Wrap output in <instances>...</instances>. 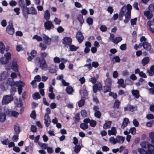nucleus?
Instances as JSON below:
<instances>
[{"instance_id":"nucleus-1","label":"nucleus","mask_w":154,"mask_h":154,"mask_svg":"<svg viewBox=\"0 0 154 154\" xmlns=\"http://www.w3.org/2000/svg\"><path fill=\"white\" fill-rule=\"evenodd\" d=\"M132 9L131 5L130 4H128L126 7L125 5L123 6L120 11L119 14V18H122L125 14V18L124 20V22L125 23H127L130 20Z\"/></svg>"},{"instance_id":"nucleus-2","label":"nucleus","mask_w":154,"mask_h":154,"mask_svg":"<svg viewBox=\"0 0 154 154\" xmlns=\"http://www.w3.org/2000/svg\"><path fill=\"white\" fill-rule=\"evenodd\" d=\"M140 145L142 148H148L147 154H154V146L149 144L148 141L141 142Z\"/></svg>"},{"instance_id":"nucleus-3","label":"nucleus","mask_w":154,"mask_h":154,"mask_svg":"<svg viewBox=\"0 0 154 154\" xmlns=\"http://www.w3.org/2000/svg\"><path fill=\"white\" fill-rule=\"evenodd\" d=\"M23 10L24 11L23 13V15L26 19L28 17V14H31L32 15H36L37 14L36 9L33 7L25 8Z\"/></svg>"},{"instance_id":"nucleus-4","label":"nucleus","mask_w":154,"mask_h":154,"mask_svg":"<svg viewBox=\"0 0 154 154\" xmlns=\"http://www.w3.org/2000/svg\"><path fill=\"white\" fill-rule=\"evenodd\" d=\"M5 57H1L0 58V62L3 64H5L9 62V60L11 59V54L10 53L5 54Z\"/></svg>"},{"instance_id":"nucleus-5","label":"nucleus","mask_w":154,"mask_h":154,"mask_svg":"<svg viewBox=\"0 0 154 154\" xmlns=\"http://www.w3.org/2000/svg\"><path fill=\"white\" fill-rule=\"evenodd\" d=\"M13 100V97L11 95H6L3 98L2 103L3 104H7L11 102Z\"/></svg>"},{"instance_id":"nucleus-6","label":"nucleus","mask_w":154,"mask_h":154,"mask_svg":"<svg viewBox=\"0 0 154 154\" xmlns=\"http://www.w3.org/2000/svg\"><path fill=\"white\" fill-rule=\"evenodd\" d=\"M40 67L43 70L46 71L48 68L45 59H40L39 60Z\"/></svg>"},{"instance_id":"nucleus-7","label":"nucleus","mask_w":154,"mask_h":154,"mask_svg":"<svg viewBox=\"0 0 154 154\" xmlns=\"http://www.w3.org/2000/svg\"><path fill=\"white\" fill-rule=\"evenodd\" d=\"M24 85V83L21 81H17L16 82V86L18 87V90L19 94L20 95L21 94L23 89L22 87H23Z\"/></svg>"},{"instance_id":"nucleus-8","label":"nucleus","mask_w":154,"mask_h":154,"mask_svg":"<svg viewBox=\"0 0 154 154\" xmlns=\"http://www.w3.org/2000/svg\"><path fill=\"white\" fill-rule=\"evenodd\" d=\"M6 32L10 35H13L14 32V29L12 23L10 24L6 27Z\"/></svg>"},{"instance_id":"nucleus-9","label":"nucleus","mask_w":154,"mask_h":154,"mask_svg":"<svg viewBox=\"0 0 154 154\" xmlns=\"http://www.w3.org/2000/svg\"><path fill=\"white\" fill-rule=\"evenodd\" d=\"M44 123L46 127H48L51 122L50 118L48 114H45L44 116Z\"/></svg>"},{"instance_id":"nucleus-10","label":"nucleus","mask_w":154,"mask_h":154,"mask_svg":"<svg viewBox=\"0 0 154 154\" xmlns=\"http://www.w3.org/2000/svg\"><path fill=\"white\" fill-rule=\"evenodd\" d=\"M76 38L79 43H81L83 40L84 37L82 33L80 31H78L76 33Z\"/></svg>"},{"instance_id":"nucleus-11","label":"nucleus","mask_w":154,"mask_h":154,"mask_svg":"<svg viewBox=\"0 0 154 154\" xmlns=\"http://www.w3.org/2000/svg\"><path fill=\"white\" fill-rule=\"evenodd\" d=\"M44 26L45 28L48 30H50L51 29H53L54 27V25L52 23L49 21L48 20L44 23Z\"/></svg>"},{"instance_id":"nucleus-12","label":"nucleus","mask_w":154,"mask_h":154,"mask_svg":"<svg viewBox=\"0 0 154 154\" xmlns=\"http://www.w3.org/2000/svg\"><path fill=\"white\" fill-rule=\"evenodd\" d=\"M79 93L81 95L82 98H86L87 97L88 95V92L84 87L81 89Z\"/></svg>"},{"instance_id":"nucleus-13","label":"nucleus","mask_w":154,"mask_h":154,"mask_svg":"<svg viewBox=\"0 0 154 154\" xmlns=\"http://www.w3.org/2000/svg\"><path fill=\"white\" fill-rule=\"evenodd\" d=\"M6 113L10 116H13L15 118H17L19 113L15 111L8 110L6 112Z\"/></svg>"},{"instance_id":"nucleus-14","label":"nucleus","mask_w":154,"mask_h":154,"mask_svg":"<svg viewBox=\"0 0 154 154\" xmlns=\"http://www.w3.org/2000/svg\"><path fill=\"white\" fill-rule=\"evenodd\" d=\"M43 38L45 44L48 45H51V39L49 38L47 35H43Z\"/></svg>"},{"instance_id":"nucleus-15","label":"nucleus","mask_w":154,"mask_h":154,"mask_svg":"<svg viewBox=\"0 0 154 154\" xmlns=\"http://www.w3.org/2000/svg\"><path fill=\"white\" fill-rule=\"evenodd\" d=\"M102 85L100 83L96 84L93 86V90L94 92L96 93L97 90L100 91L102 89Z\"/></svg>"},{"instance_id":"nucleus-16","label":"nucleus","mask_w":154,"mask_h":154,"mask_svg":"<svg viewBox=\"0 0 154 154\" xmlns=\"http://www.w3.org/2000/svg\"><path fill=\"white\" fill-rule=\"evenodd\" d=\"M142 45L143 48L146 50L149 51L151 49L150 44L146 42H143Z\"/></svg>"},{"instance_id":"nucleus-17","label":"nucleus","mask_w":154,"mask_h":154,"mask_svg":"<svg viewBox=\"0 0 154 154\" xmlns=\"http://www.w3.org/2000/svg\"><path fill=\"white\" fill-rule=\"evenodd\" d=\"M63 44L68 45H70L72 43V40L70 37H66L63 39Z\"/></svg>"},{"instance_id":"nucleus-18","label":"nucleus","mask_w":154,"mask_h":154,"mask_svg":"<svg viewBox=\"0 0 154 154\" xmlns=\"http://www.w3.org/2000/svg\"><path fill=\"white\" fill-rule=\"evenodd\" d=\"M129 123V119L126 118H124L121 125V128L123 129Z\"/></svg>"},{"instance_id":"nucleus-19","label":"nucleus","mask_w":154,"mask_h":154,"mask_svg":"<svg viewBox=\"0 0 154 154\" xmlns=\"http://www.w3.org/2000/svg\"><path fill=\"white\" fill-rule=\"evenodd\" d=\"M19 5L20 7L22 8L23 13L24 11L25 8H26L27 7L26 6L25 2L23 0H19L18 1Z\"/></svg>"},{"instance_id":"nucleus-20","label":"nucleus","mask_w":154,"mask_h":154,"mask_svg":"<svg viewBox=\"0 0 154 154\" xmlns=\"http://www.w3.org/2000/svg\"><path fill=\"white\" fill-rule=\"evenodd\" d=\"M111 86L109 85H105L102 88V91L104 93L108 92H110L111 91Z\"/></svg>"},{"instance_id":"nucleus-21","label":"nucleus","mask_w":154,"mask_h":154,"mask_svg":"<svg viewBox=\"0 0 154 154\" xmlns=\"http://www.w3.org/2000/svg\"><path fill=\"white\" fill-rule=\"evenodd\" d=\"M117 143L122 144L123 143L125 138L120 136H117L116 137Z\"/></svg>"},{"instance_id":"nucleus-22","label":"nucleus","mask_w":154,"mask_h":154,"mask_svg":"<svg viewBox=\"0 0 154 154\" xmlns=\"http://www.w3.org/2000/svg\"><path fill=\"white\" fill-rule=\"evenodd\" d=\"M116 133V130L115 128L113 127L112 128L111 130H109L108 131V134L109 135H115Z\"/></svg>"},{"instance_id":"nucleus-23","label":"nucleus","mask_w":154,"mask_h":154,"mask_svg":"<svg viewBox=\"0 0 154 154\" xmlns=\"http://www.w3.org/2000/svg\"><path fill=\"white\" fill-rule=\"evenodd\" d=\"M149 60V58L148 57H145L142 60V63L143 66L147 64Z\"/></svg>"},{"instance_id":"nucleus-24","label":"nucleus","mask_w":154,"mask_h":154,"mask_svg":"<svg viewBox=\"0 0 154 154\" xmlns=\"http://www.w3.org/2000/svg\"><path fill=\"white\" fill-rule=\"evenodd\" d=\"M144 14L149 19H151L152 17V13L149 11H145L144 12Z\"/></svg>"},{"instance_id":"nucleus-25","label":"nucleus","mask_w":154,"mask_h":154,"mask_svg":"<svg viewBox=\"0 0 154 154\" xmlns=\"http://www.w3.org/2000/svg\"><path fill=\"white\" fill-rule=\"evenodd\" d=\"M7 83L11 86L14 85L16 86V82H14L12 78H9L7 81Z\"/></svg>"},{"instance_id":"nucleus-26","label":"nucleus","mask_w":154,"mask_h":154,"mask_svg":"<svg viewBox=\"0 0 154 154\" xmlns=\"http://www.w3.org/2000/svg\"><path fill=\"white\" fill-rule=\"evenodd\" d=\"M6 115L4 113H0V122H4L6 119Z\"/></svg>"},{"instance_id":"nucleus-27","label":"nucleus","mask_w":154,"mask_h":154,"mask_svg":"<svg viewBox=\"0 0 154 154\" xmlns=\"http://www.w3.org/2000/svg\"><path fill=\"white\" fill-rule=\"evenodd\" d=\"M105 85H109L111 86L112 82L111 79L110 78H107L104 81Z\"/></svg>"},{"instance_id":"nucleus-28","label":"nucleus","mask_w":154,"mask_h":154,"mask_svg":"<svg viewBox=\"0 0 154 154\" xmlns=\"http://www.w3.org/2000/svg\"><path fill=\"white\" fill-rule=\"evenodd\" d=\"M132 93L136 98H138L139 97V91L137 90H133L132 91Z\"/></svg>"},{"instance_id":"nucleus-29","label":"nucleus","mask_w":154,"mask_h":154,"mask_svg":"<svg viewBox=\"0 0 154 154\" xmlns=\"http://www.w3.org/2000/svg\"><path fill=\"white\" fill-rule=\"evenodd\" d=\"M50 17V14L48 10H46L45 11L44 15V18L47 20H48L49 19Z\"/></svg>"},{"instance_id":"nucleus-30","label":"nucleus","mask_w":154,"mask_h":154,"mask_svg":"<svg viewBox=\"0 0 154 154\" xmlns=\"http://www.w3.org/2000/svg\"><path fill=\"white\" fill-rule=\"evenodd\" d=\"M14 128L16 134H18L20 131V128L19 125L17 124L14 125Z\"/></svg>"},{"instance_id":"nucleus-31","label":"nucleus","mask_w":154,"mask_h":154,"mask_svg":"<svg viewBox=\"0 0 154 154\" xmlns=\"http://www.w3.org/2000/svg\"><path fill=\"white\" fill-rule=\"evenodd\" d=\"M112 122L110 121L106 122L103 125V128L104 129H106L110 127Z\"/></svg>"},{"instance_id":"nucleus-32","label":"nucleus","mask_w":154,"mask_h":154,"mask_svg":"<svg viewBox=\"0 0 154 154\" xmlns=\"http://www.w3.org/2000/svg\"><path fill=\"white\" fill-rule=\"evenodd\" d=\"M128 110L130 111L133 112L136 110L137 107L135 106H134L130 104H128Z\"/></svg>"},{"instance_id":"nucleus-33","label":"nucleus","mask_w":154,"mask_h":154,"mask_svg":"<svg viewBox=\"0 0 154 154\" xmlns=\"http://www.w3.org/2000/svg\"><path fill=\"white\" fill-rule=\"evenodd\" d=\"M5 50V46L3 43L1 42H0V53L3 54Z\"/></svg>"},{"instance_id":"nucleus-34","label":"nucleus","mask_w":154,"mask_h":154,"mask_svg":"<svg viewBox=\"0 0 154 154\" xmlns=\"http://www.w3.org/2000/svg\"><path fill=\"white\" fill-rule=\"evenodd\" d=\"M124 81L122 79H119L117 81V83L120 85L123 88H125V85L124 84Z\"/></svg>"},{"instance_id":"nucleus-35","label":"nucleus","mask_w":154,"mask_h":154,"mask_svg":"<svg viewBox=\"0 0 154 154\" xmlns=\"http://www.w3.org/2000/svg\"><path fill=\"white\" fill-rule=\"evenodd\" d=\"M120 102L117 99L115 100L114 103L113 108L119 109L120 104Z\"/></svg>"},{"instance_id":"nucleus-36","label":"nucleus","mask_w":154,"mask_h":154,"mask_svg":"<svg viewBox=\"0 0 154 154\" xmlns=\"http://www.w3.org/2000/svg\"><path fill=\"white\" fill-rule=\"evenodd\" d=\"M66 91L68 94H70L73 92V89L71 86H69L66 88Z\"/></svg>"},{"instance_id":"nucleus-37","label":"nucleus","mask_w":154,"mask_h":154,"mask_svg":"<svg viewBox=\"0 0 154 154\" xmlns=\"http://www.w3.org/2000/svg\"><path fill=\"white\" fill-rule=\"evenodd\" d=\"M122 40V37L120 36L118 37L115 38L113 42L115 44H117L121 42Z\"/></svg>"},{"instance_id":"nucleus-38","label":"nucleus","mask_w":154,"mask_h":154,"mask_svg":"<svg viewBox=\"0 0 154 154\" xmlns=\"http://www.w3.org/2000/svg\"><path fill=\"white\" fill-rule=\"evenodd\" d=\"M79 116L80 114L78 113L75 115L74 117V123L75 124H77L79 122L80 119Z\"/></svg>"},{"instance_id":"nucleus-39","label":"nucleus","mask_w":154,"mask_h":154,"mask_svg":"<svg viewBox=\"0 0 154 154\" xmlns=\"http://www.w3.org/2000/svg\"><path fill=\"white\" fill-rule=\"evenodd\" d=\"M32 97L33 99L36 100L41 98V96L39 93L38 92H35L34 94H33Z\"/></svg>"},{"instance_id":"nucleus-40","label":"nucleus","mask_w":154,"mask_h":154,"mask_svg":"<svg viewBox=\"0 0 154 154\" xmlns=\"http://www.w3.org/2000/svg\"><path fill=\"white\" fill-rule=\"evenodd\" d=\"M47 45L45 43H40L39 47L41 48L42 50H45L47 48Z\"/></svg>"},{"instance_id":"nucleus-41","label":"nucleus","mask_w":154,"mask_h":154,"mask_svg":"<svg viewBox=\"0 0 154 154\" xmlns=\"http://www.w3.org/2000/svg\"><path fill=\"white\" fill-rule=\"evenodd\" d=\"M69 46V50L71 51H75L79 48L78 47H75L73 45H70Z\"/></svg>"},{"instance_id":"nucleus-42","label":"nucleus","mask_w":154,"mask_h":154,"mask_svg":"<svg viewBox=\"0 0 154 154\" xmlns=\"http://www.w3.org/2000/svg\"><path fill=\"white\" fill-rule=\"evenodd\" d=\"M40 55L42 59H44L45 58L47 57L48 56V54L47 52H41Z\"/></svg>"},{"instance_id":"nucleus-43","label":"nucleus","mask_w":154,"mask_h":154,"mask_svg":"<svg viewBox=\"0 0 154 154\" xmlns=\"http://www.w3.org/2000/svg\"><path fill=\"white\" fill-rule=\"evenodd\" d=\"M81 147L79 145H76L75 146L74 151L75 153H78L79 152L81 149Z\"/></svg>"},{"instance_id":"nucleus-44","label":"nucleus","mask_w":154,"mask_h":154,"mask_svg":"<svg viewBox=\"0 0 154 154\" xmlns=\"http://www.w3.org/2000/svg\"><path fill=\"white\" fill-rule=\"evenodd\" d=\"M94 115L98 119H100L101 117V113L99 111H97V112H95Z\"/></svg>"},{"instance_id":"nucleus-45","label":"nucleus","mask_w":154,"mask_h":154,"mask_svg":"<svg viewBox=\"0 0 154 154\" xmlns=\"http://www.w3.org/2000/svg\"><path fill=\"white\" fill-rule=\"evenodd\" d=\"M80 127L82 129L85 130L88 128V125L87 124L82 123L80 125Z\"/></svg>"},{"instance_id":"nucleus-46","label":"nucleus","mask_w":154,"mask_h":154,"mask_svg":"<svg viewBox=\"0 0 154 154\" xmlns=\"http://www.w3.org/2000/svg\"><path fill=\"white\" fill-rule=\"evenodd\" d=\"M109 141L110 143L114 144L117 143L116 138H115L114 137H110L109 140Z\"/></svg>"},{"instance_id":"nucleus-47","label":"nucleus","mask_w":154,"mask_h":154,"mask_svg":"<svg viewBox=\"0 0 154 154\" xmlns=\"http://www.w3.org/2000/svg\"><path fill=\"white\" fill-rule=\"evenodd\" d=\"M138 151L139 153L140 154H147V151L146 152L144 149L141 148H139L138 149Z\"/></svg>"},{"instance_id":"nucleus-48","label":"nucleus","mask_w":154,"mask_h":154,"mask_svg":"<svg viewBox=\"0 0 154 154\" xmlns=\"http://www.w3.org/2000/svg\"><path fill=\"white\" fill-rule=\"evenodd\" d=\"M81 113L82 116L84 118L86 117L87 115V112L85 110H82L81 112Z\"/></svg>"},{"instance_id":"nucleus-49","label":"nucleus","mask_w":154,"mask_h":154,"mask_svg":"<svg viewBox=\"0 0 154 154\" xmlns=\"http://www.w3.org/2000/svg\"><path fill=\"white\" fill-rule=\"evenodd\" d=\"M136 128L135 127L131 128L129 132L133 135H135L136 134Z\"/></svg>"},{"instance_id":"nucleus-50","label":"nucleus","mask_w":154,"mask_h":154,"mask_svg":"<svg viewBox=\"0 0 154 154\" xmlns=\"http://www.w3.org/2000/svg\"><path fill=\"white\" fill-rule=\"evenodd\" d=\"M33 39H35L37 40L38 42L41 41L42 40V38L40 36L37 35H35L32 38Z\"/></svg>"},{"instance_id":"nucleus-51","label":"nucleus","mask_w":154,"mask_h":154,"mask_svg":"<svg viewBox=\"0 0 154 154\" xmlns=\"http://www.w3.org/2000/svg\"><path fill=\"white\" fill-rule=\"evenodd\" d=\"M6 84L5 82H2L0 85V87L2 90L3 91L6 90Z\"/></svg>"},{"instance_id":"nucleus-52","label":"nucleus","mask_w":154,"mask_h":154,"mask_svg":"<svg viewBox=\"0 0 154 154\" xmlns=\"http://www.w3.org/2000/svg\"><path fill=\"white\" fill-rule=\"evenodd\" d=\"M85 100L83 99H82L78 102V106L79 107H81L84 104Z\"/></svg>"},{"instance_id":"nucleus-53","label":"nucleus","mask_w":154,"mask_h":154,"mask_svg":"<svg viewBox=\"0 0 154 154\" xmlns=\"http://www.w3.org/2000/svg\"><path fill=\"white\" fill-rule=\"evenodd\" d=\"M109 96L112 97L114 99H116L117 97V94L116 93L110 92L109 94Z\"/></svg>"},{"instance_id":"nucleus-54","label":"nucleus","mask_w":154,"mask_h":154,"mask_svg":"<svg viewBox=\"0 0 154 154\" xmlns=\"http://www.w3.org/2000/svg\"><path fill=\"white\" fill-rule=\"evenodd\" d=\"M88 23L89 25H92L93 23V19L91 17H88L86 20Z\"/></svg>"},{"instance_id":"nucleus-55","label":"nucleus","mask_w":154,"mask_h":154,"mask_svg":"<svg viewBox=\"0 0 154 154\" xmlns=\"http://www.w3.org/2000/svg\"><path fill=\"white\" fill-rule=\"evenodd\" d=\"M16 90V88L14 87H12L11 89V93L12 95H13Z\"/></svg>"},{"instance_id":"nucleus-56","label":"nucleus","mask_w":154,"mask_h":154,"mask_svg":"<svg viewBox=\"0 0 154 154\" xmlns=\"http://www.w3.org/2000/svg\"><path fill=\"white\" fill-rule=\"evenodd\" d=\"M30 117L33 119H35L36 117V115L35 110H33L30 114Z\"/></svg>"},{"instance_id":"nucleus-57","label":"nucleus","mask_w":154,"mask_h":154,"mask_svg":"<svg viewBox=\"0 0 154 154\" xmlns=\"http://www.w3.org/2000/svg\"><path fill=\"white\" fill-rule=\"evenodd\" d=\"M126 44H122L120 46V48L121 50L124 51L126 49Z\"/></svg>"},{"instance_id":"nucleus-58","label":"nucleus","mask_w":154,"mask_h":154,"mask_svg":"<svg viewBox=\"0 0 154 154\" xmlns=\"http://www.w3.org/2000/svg\"><path fill=\"white\" fill-rule=\"evenodd\" d=\"M99 64L97 61H94L92 62V66L94 68H96L99 66Z\"/></svg>"},{"instance_id":"nucleus-59","label":"nucleus","mask_w":154,"mask_h":154,"mask_svg":"<svg viewBox=\"0 0 154 154\" xmlns=\"http://www.w3.org/2000/svg\"><path fill=\"white\" fill-rule=\"evenodd\" d=\"M96 124V122L94 120H91L90 121V125L92 127H94Z\"/></svg>"},{"instance_id":"nucleus-60","label":"nucleus","mask_w":154,"mask_h":154,"mask_svg":"<svg viewBox=\"0 0 154 154\" xmlns=\"http://www.w3.org/2000/svg\"><path fill=\"white\" fill-rule=\"evenodd\" d=\"M137 20V18H135L134 19H132L131 20V24L132 25H135L136 24V21Z\"/></svg>"},{"instance_id":"nucleus-61","label":"nucleus","mask_w":154,"mask_h":154,"mask_svg":"<svg viewBox=\"0 0 154 154\" xmlns=\"http://www.w3.org/2000/svg\"><path fill=\"white\" fill-rule=\"evenodd\" d=\"M31 131L33 132H35L37 131V128L33 125H32L30 128Z\"/></svg>"},{"instance_id":"nucleus-62","label":"nucleus","mask_w":154,"mask_h":154,"mask_svg":"<svg viewBox=\"0 0 154 154\" xmlns=\"http://www.w3.org/2000/svg\"><path fill=\"white\" fill-rule=\"evenodd\" d=\"M2 144L4 145H7L9 143V141L8 139H7L3 141H1Z\"/></svg>"},{"instance_id":"nucleus-63","label":"nucleus","mask_w":154,"mask_h":154,"mask_svg":"<svg viewBox=\"0 0 154 154\" xmlns=\"http://www.w3.org/2000/svg\"><path fill=\"white\" fill-rule=\"evenodd\" d=\"M100 29L101 31L102 32L106 31L107 29V28L105 25H102L100 27Z\"/></svg>"},{"instance_id":"nucleus-64","label":"nucleus","mask_w":154,"mask_h":154,"mask_svg":"<svg viewBox=\"0 0 154 154\" xmlns=\"http://www.w3.org/2000/svg\"><path fill=\"white\" fill-rule=\"evenodd\" d=\"M149 10L152 12H154V4L150 5L149 7Z\"/></svg>"}]
</instances>
